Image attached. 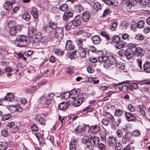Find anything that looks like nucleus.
Wrapping results in <instances>:
<instances>
[{
	"label": "nucleus",
	"instance_id": "1",
	"mask_svg": "<svg viewBox=\"0 0 150 150\" xmlns=\"http://www.w3.org/2000/svg\"><path fill=\"white\" fill-rule=\"evenodd\" d=\"M14 43L17 46L27 47L28 45L29 42L27 37L23 35H18L16 37Z\"/></svg>",
	"mask_w": 150,
	"mask_h": 150
},
{
	"label": "nucleus",
	"instance_id": "2",
	"mask_svg": "<svg viewBox=\"0 0 150 150\" xmlns=\"http://www.w3.org/2000/svg\"><path fill=\"white\" fill-rule=\"evenodd\" d=\"M54 96L53 93H51L48 94L46 97L45 95L43 94L42 96L39 98V100L42 102V105L45 107H47L51 102L52 97Z\"/></svg>",
	"mask_w": 150,
	"mask_h": 150
},
{
	"label": "nucleus",
	"instance_id": "3",
	"mask_svg": "<svg viewBox=\"0 0 150 150\" xmlns=\"http://www.w3.org/2000/svg\"><path fill=\"white\" fill-rule=\"evenodd\" d=\"M57 28V24L53 22H50L49 23V25L45 26L44 29L46 33L52 34L54 32Z\"/></svg>",
	"mask_w": 150,
	"mask_h": 150
},
{
	"label": "nucleus",
	"instance_id": "4",
	"mask_svg": "<svg viewBox=\"0 0 150 150\" xmlns=\"http://www.w3.org/2000/svg\"><path fill=\"white\" fill-rule=\"evenodd\" d=\"M107 62L105 63L104 67L108 68L112 65L115 64L116 63V58L113 55L108 56Z\"/></svg>",
	"mask_w": 150,
	"mask_h": 150
},
{
	"label": "nucleus",
	"instance_id": "5",
	"mask_svg": "<svg viewBox=\"0 0 150 150\" xmlns=\"http://www.w3.org/2000/svg\"><path fill=\"white\" fill-rule=\"evenodd\" d=\"M63 28L62 27L57 28L55 30L54 37L58 40L59 42L60 41L63 37Z\"/></svg>",
	"mask_w": 150,
	"mask_h": 150
},
{
	"label": "nucleus",
	"instance_id": "6",
	"mask_svg": "<svg viewBox=\"0 0 150 150\" xmlns=\"http://www.w3.org/2000/svg\"><path fill=\"white\" fill-rule=\"evenodd\" d=\"M21 25H18L16 27L9 28V31L11 35L15 36L18 33L21 31L22 30Z\"/></svg>",
	"mask_w": 150,
	"mask_h": 150
},
{
	"label": "nucleus",
	"instance_id": "7",
	"mask_svg": "<svg viewBox=\"0 0 150 150\" xmlns=\"http://www.w3.org/2000/svg\"><path fill=\"white\" fill-rule=\"evenodd\" d=\"M15 3V0H9L6 2L4 4L3 7L6 10H10L11 9L12 5Z\"/></svg>",
	"mask_w": 150,
	"mask_h": 150
},
{
	"label": "nucleus",
	"instance_id": "8",
	"mask_svg": "<svg viewBox=\"0 0 150 150\" xmlns=\"http://www.w3.org/2000/svg\"><path fill=\"white\" fill-rule=\"evenodd\" d=\"M134 53L135 56L142 57L144 55V51L142 48L138 47L135 49Z\"/></svg>",
	"mask_w": 150,
	"mask_h": 150
},
{
	"label": "nucleus",
	"instance_id": "9",
	"mask_svg": "<svg viewBox=\"0 0 150 150\" xmlns=\"http://www.w3.org/2000/svg\"><path fill=\"white\" fill-rule=\"evenodd\" d=\"M71 23L74 26H79L81 24V17L79 15L76 16L71 21Z\"/></svg>",
	"mask_w": 150,
	"mask_h": 150
},
{
	"label": "nucleus",
	"instance_id": "10",
	"mask_svg": "<svg viewBox=\"0 0 150 150\" xmlns=\"http://www.w3.org/2000/svg\"><path fill=\"white\" fill-rule=\"evenodd\" d=\"M126 120L129 121H134L136 120V117L131 113L125 112V114Z\"/></svg>",
	"mask_w": 150,
	"mask_h": 150
},
{
	"label": "nucleus",
	"instance_id": "11",
	"mask_svg": "<svg viewBox=\"0 0 150 150\" xmlns=\"http://www.w3.org/2000/svg\"><path fill=\"white\" fill-rule=\"evenodd\" d=\"M131 133H129L128 132H126L122 138V142L124 144H125L127 142L129 141L131 139Z\"/></svg>",
	"mask_w": 150,
	"mask_h": 150
},
{
	"label": "nucleus",
	"instance_id": "12",
	"mask_svg": "<svg viewBox=\"0 0 150 150\" xmlns=\"http://www.w3.org/2000/svg\"><path fill=\"white\" fill-rule=\"evenodd\" d=\"M74 46L73 44L71 41L68 40L66 42L65 48L67 50L70 52L71 51L74 50Z\"/></svg>",
	"mask_w": 150,
	"mask_h": 150
},
{
	"label": "nucleus",
	"instance_id": "13",
	"mask_svg": "<svg viewBox=\"0 0 150 150\" xmlns=\"http://www.w3.org/2000/svg\"><path fill=\"white\" fill-rule=\"evenodd\" d=\"M35 35L33 41L35 43L39 44L42 39V34L40 32H38Z\"/></svg>",
	"mask_w": 150,
	"mask_h": 150
},
{
	"label": "nucleus",
	"instance_id": "14",
	"mask_svg": "<svg viewBox=\"0 0 150 150\" xmlns=\"http://www.w3.org/2000/svg\"><path fill=\"white\" fill-rule=\"evenodd\" d=\"M91 142H92L93 145L95 147H97L99 142V138L97 136L91 137L89 138Z\"/></svg>",
	"mask_w": 150,
	"mask_h": 150
},
{
	"label": "nucleus",
	"instance_id": "15",
	"mask_svg": "<svg viewBox=\"0 0 150 150\" xmlns=\"http://www.w3.org/2000/svg\"><path fill=\"white\" fill-rule=\"evenodd\" d=\"M78 141L77 139H72L69 144V149L70 150H76L77 146L76 143H77Z\"/></svg>",
	"mask_w": 150,
	"mask_h": 150
},
{
	"label": "nucleus",
	"instance_id": "16",
	"mask_svg": "<svg viewBox=\"0 0 150 150\" xmlns=\"http://www.w3.org/2000/svg\"><path fill=\"white\" fill-rule=\"evenodd\" d=\"M116 142V139L112 137H109L108 138L107 140V142L110 146H113L115 145Z\"/></svg>",
	"mask_w": 150,
	"mask_h": 150
},
{
	"label": "nucleus",
	"instance_id": "17",
	"mask_svg": "<svg viewBox=\"0 0 150 150\" xmlns=\"http://www.w3.org/2000/svg\"><path fill=\"white\" fill-rule=\"evenodd\" d=\"M100 129V126L98 125L92 126L89 128L90 132L93 134L98 132Z\"/></svg>",
	"mask_w": 150,
	"mask_h": 150
},
{
	"label": "nucleus",
	"instance_id": "18",
	"mask_svg": "<svg viewBox=\"0 0 150 150\" xmlns=\"http://www.w3.org/2000/svg\"><path fill=\"white\" fill-rule=\"evenodd\" d=\"M79 94V92L76 90H72L69 93H67V94H68V97L74 98L77 97Z\"/></svg>",
	"mask_w": 150,
	"mask_h": 150
},
{
	"label": "nucleus",
	"instance_id": "19",
	"mask_svg": "<svg viewBox=\"0 0 150 150\" xmlns=\"http://www.w3.org/2000/svg\"><path fill=\"white\" fill-rule=\"evenodd\" d=\"M134 54V51L132 50H127L126 51L125 56L127 59H129L133 57Z\"/></svg>",
	"mask_w": 150,
	"mask_h": 150
},
{
	"label": "nucleus",
	"instance_id": "20",
	"mask_svg": "<svg viewBox=\"0 0 150 150\" xmlns=\"http://www.w3.org/2000/svg\"><path fill=\"white\" fill-rule=\"evenodd\" d=\"M143 71L146 73L150 72V63L149 62L144 63L143 66Z\"/></svg>",
	"mask_w": 150,
	"mask_h": 150
},
{
	"label": "nucleus",
	"instance_id": "21",
	"mask_svg": "<svg viewBox=\"0 0 150 150\" xmlns=\"http://www.w3.org/2000/svg\"><path fill=\"white\" fill-rule=\"evenodd\" d=\"M90 13L87 11H85L83 13L82 16V19L84 22H87L88 21L90 18Z\"/></svg>",
	"mask_w": 150,
	"mask_h": 150
},
{
	"label": "nucleus",
	"instance_id": "22",
	"mask_svg": "<svg viewBox=\"0 0 150 150\" xmlns=\"http://www.w3.org/2000/svg\"><path fill=\"white\" fill-rule=\"evenodd\" d=\"M83 98H78L74 100L72 102V105L75 107H77L80 105L83 102Z\"/></svg>",
	"mask_w": 150,
	"mask_h": 150
},
{
	"label": "nucleus",
	"instance_id": "23",
	"mask_svg": "<svg viewBox=\"0 0 150 150\" xmlns=\"http://www.w3.org/2000/svg\"><path fill=\"white\" fill-rule=\"evenodd\" d=\"M69 103L68 102H63L58 105V108L60 110H64L67 109Z\"/></svg>",
	"mask_w": 150,
	"mask_h": 150
},
{
	"label": "nucleus",
	"instance_id": "24",
	"mask_svg": "<svg viewBox=\"0 0 150 150\" xmlns=\"http://www.w3.org/2000/svg\"><path fill=\"white\" fill-rule=\"evenodd\" d=\"M84 47H78V53L81 58H85L86 56V52Z\"/></svg>",
	"mask_w": 150,
	"mask_h": 150
},
{
	"label": "nucleus",
	"instance_id": "25",
	"mask_svg": "<svg viewBox=\"0 0 150 150\" xmlns=\"http://www.w3.org/2000/svg\"><path fill=\"white\" fill-rule=\"evenodd\" d=\"M7 25L9 28L16 27L18 25H21L18 24L17 21L12 20L9 21Z\"/></svg>",
	"mask_w": 150,
	"mask_h": 150
},
{
	"label": "nucleus",
	"instance_id": "26",
	"mask_svg": "<svg viewBox=\"0 0 150 150\" xmlns=\"http://www.w3.org/2000/svg\"><path fill=\"white\" fill-rule=\"evenodd\" d=\"M108 56H99L98 57V60L99 62L103 63V66L104 67V64L105 63L107 62Z\"/></svg>",
	"mask_w": 150,
	"mask_h": 150
},
{
	"label": "nucleus",
	"instance_id": "27",
	"mask_svg": "<svg viewBox=\"0 0 150 150\" xmlns=\"http://www.w3.org/2000/svg\"><path fill=\"white\" fill-rule=\"evenodd\" d=\"M91 39L93 44L97 45L99 44L100 42L101 38L99 36L95 35L93 36Z\"/></svg>",
	"mask_w": 150,
	"mask_h": 150
},
{
	"label": "nucleus",
	"instance_id": "28",
	"mask_svg": "<svg viewBox=\"0 0 150 150\" xmlns=\"http://www.w3.org/2000/svg\"><path fill=\"white\" fill-rule=\"evenodd\" d=\"M14 99V96L11 93H7L5 97V100L7 101H12Z\"/></svg>",
	"mask_w": 150,
	"mask_h": 150
},
{
	"label": "nucleus",
	"instance_id": "29",
	"mask_svg": "<svg viewBox=\"0 0 150 150\" xmlns=\"http://www.w3.org/2000/svg\"><path fill=\"white\" fill-rule=\"evenodd\" d=\"M37 32L34 27H32L28 30V33L30 37H32L35 35Z\"/></svg>",
	"mask_w": 150,
	"mask_h": 150
},
{
	"label": "nucleus",
	"instance_id": "30",
	"mask_svg": "<svg viewBox=\"0 0 150 150\" xmlns=\"http://www.w3.org/2000/svg\"><path fill=\"white\" fill-rule=\"evenodd\" d=\"M122 4L127 8H130L132 7V4L130 0H123Z\"/></svg>",
	"mask_w": 150,
	"mask_h": 150
},
{
	"label": "nucleus",
	"instance_id": "31",
	"mask_svg": "<svg viewBox=\"0 0 150 150\" xmlns=\"http://www.w3.org/2000/svg\"><path fill=\"white\" fill-rule=\"evenodd\" d=\"M89 141L90 140H89ZM83 142L86 144V146L87 148L90 149L91 150H92L93 149V145L92 142H89L87 140L85 139H83Z\"/></svg>",
	"mask_w": 150,
	"mask_h": 150
},
{
	"label": "nucleus",
	"instance_id": "32",
	"mask_svg": "<svg viewBox=\"0 0 150 150\" xmlns=\"http://www.w3.org/2000/svg\"><path fill=\"white\" fill-rule=\"evenodd\" d=\"M104 115L106 117L107 119L109 120V122L110 121L111 122H112L115 119L113 116L109 112H106Z\"/></svg>",
	"mask_w": 150,
	"mask_h": 150
},
{
	"label": "nucleus",
	"instance_id": "33",
	"mask_svg": "<svg viewBox=\"0 0 150 150\" xmlns=\"http://www.w3.org/2000/svg\"><path fill=\"white\" fill-rule=\"evenodd\" d=\"M124 83L125 82H122L118 83H114L113 85H114V88L117 90H119L120 91H122L123 89L124 86H122L120 87L119 86L124 84Z\"/></svg>",
	"mask_w": 150,
	"mask_h": 150
},
{
	"label": "nucleus",
	"instance_id": "34",
	"mask_svg": "<svg viewBox=\"0 0 150 150\" xmlns=\"http://www.w3.org/2000/svg\"><path fill=\"white\" fill-rule=\"evenodd\" d=\"M84 130V127L81 125H79L74 129L75 132L77 134H79L83 132Z\"/></svg>",
	"mask_w": 150,
	"mask_h": 150
},
{
	"label": "nucleus",
	"instance_id": "35",
	"mask_svg": "<svg viewBox=\"0 0 150 150\" xmlns=\"http://www.w3.org/2000/svg\"><path fill=\"white\" fill-rule=\"evenodd\" d=\"M68 6L67 4L65 3L62 4L60 5L58 7V9L60 11L65 12L67 10Z\"/></svg>",
	"mask_w": 150,
	"mask_h": 150
},
{
	"label": "nucleus",
	"instance_id": "36",
	"mask_svg": "<svg viewBox=\"0 0 150 150\" xmlns=\"http://www.w3.org/2000/svg\"><path fill=\"white\" fill-rule=\"evenodd\" d=\"M85 50L88 51H90L92 52H95L96 49L94 46H90L88 45H86L83 46Z\"/></svg>",
	"mask_w": 150,
	"mask_h": 150
},
{
	"label": "nucleus",
	"instance_id": "37",
	"mask_svg": "<svg viewBox=\"0 0 150 150\" xmlns=\"http://www.w3.org/2000/svg\"><path fill=\"white\" fill-rule=\"evenodd\" d=\"M73 16V13L71 12L65 13L63 15V20L65 21H67Z\"/></svg>",
	"mask_w": 150,
	"mask_h": 150
},
{
	"label": "nucleus",
	"instance_id": "38",
	"mask_svg": "<svg viewBox=\"0 0 150 150\" xmlns=\"http://www.w3.org/2000/svg\"><path fill=\"white\" fill-rule=\"evenodd\" d=\"M35 119L36 121H37L39 124L43 125L45 124V121L39 115H37Z\"/></svg>",
	"mask_w": 150,
	"mask_h": 150
},
{
	"label": "nucleus",
	"instance_id": "39",
	"mask_svg": "<svg viewBox=\"0 0 150 150\" xmlns=\"http://www.w3.org/2000/svg\"><path fill=\"white\" fill-rule=\"evenodd\" d=\"M102 1L104 2L106 4L109 5H115L116 2L117 1L115 0H102Z\"/></svg>",
	"mask_w": 150,
	"mask_h": 150
},
{
	"label": "nucleus",
	"instance_id": "40",
	"mask_svg": "<svg viewBox=\"0 0 150 150\" xmlns=\"http://www.w3.org/2000/svg\"><path fill=\"white\" fill-rule=\"evenodd\" d=\"M9 110L11 113L18 111V108L17 106L14 105H11L9 107Z\"/></svg>",
	"mask_w": 150,
	"mask_h": 150
},
{
	"label": "nucleus",
	"instance_id": "41",
	"mask_svg": "<svg viewBox=\"0 0 150 150\" xmlns=\"http://www.w3.org/2000/svg\"><path fill=\"white\" fill-rule=\"evenodd\" d=\"M137 61L138 63V66L139 69H138V71L141 72L143 71L142 66V59L140 58H138L137 59Z\"/></svg>",
	"mask_w": 150,
	"mask_h": 150
},
{
	"label": "nucleus",
	"instance_id": "42",
	"mask_svg": "<svg viewBox=\"0 0 150 150\" xmlns=\"http://www.w3.org/2000/svg\"><path fill=\"white\" fill-rule=\"evenodd\" d=\"M101 6L100 3L96 2L94 3L93 5V8L95 11H97L100 9L101 8Z\"/></svg>",
	"mask_w": 150,
	"mask_h": 150
},
{
	"label": "nucleus",
	"instance_id": "43",
	"mask_svg": "<svg viewBox=\"0 0 150 150\" xmlns=\"http://www.w3.org/2000/svg\"><path fill=\"white\" fill-rule=\"evenodd\" d=\"M31 13L34 18H38V13L36 8H33L31 12Z\"/></svg>",
	"mask_w": 150,
	"mask_h": 150
},
{
	"label": "nucleus",
	"instance_id": "44",
	"mask_svg": "<svg viewBox=\"0 0 150 150\" xmlns=\"http://www.w3.org/2000/svg\"><path fill=\"white\" fill-rule=\"evenodd\" d=\"M74 8L75 11L79 12H80L83 9L82 6L79 4L75 5H74Z\"/></svg>",
	"mask_w": 150,
	"mask_h": 150
},
{
	"label": "nucleus",
	"instance_id": "45",
	"mask_svg": "<svg viewBox=\"0 0 150 150\" xmlns=\"http://www.w3.org/2000/svg\"><path fill=\"white\" fill-rule=\"evenodd\" d=\"M117 25L118 23L116 21L112 22L110 25V29L112 31H114L116 28Z\"/></svg>",
	"mask_w": 150,
	"mask_h": 150
},
{
	"label": "nucleus",
	"instance_id": "46",
	"mask_svg": "<svg viewBox=\"0 0 150 150\" xmlns=\"http://www.w3.org/2000/svg\"><path fill=\"white\" fill-rule=\"evenodd\" d=\"M115 47L118 49H121L125 46V44L122 41H119L115 44Z\"/></svg>",
	"mask_w": 150,
	"mask_h": 150
},
{
	"label": "nucleus",
	"instance_id": "47",
	"mask_svg": "<svg viewBox=\"0 0 150 150\" xmlns=\"http://www.w3.org/2000/svg\"><path fill=\"white\" fill-rule=\"evenodd\" d=\"M7 147V144L5 142H0V150H5Z\"/></svg>",
	"mask_w": 150,
	"mask_h": 150
},
{
	"label": "nucleus",
	"instance_id": "48",
	"mask_svg": "<svg viewBox=\"0 0 150 150\" xmlns=\"http://www.w3.org/2000/svg\"><path fill=\"white\" fill-rule=\"evenodd\" d=\"M116 66L117 69H124L125 68V65L122 62H119L116 64Z\"/></svg>",
	"mask_w": 150,
	"mask_h": 150
},
{
	"label": "nucleus",
	"instance_id": "49",
	"mask_svg": "<svg viewBox=\"0 0 150 150\" xmlns=\"http://www.w3.org/2000/svg\"><path fill=\"white\" fill-rule=\"evenodd\" d=\"M123 115V112L120 109H117L115 110V115L117 117H120Z\"/></svg>",
	"mask_w": 150,
	"mask_h": 150
},
{
	"label": "nucleus",
	"instance_id": "50",
	"mask_svg": "<svg viewBox=\"0 0 150 150\" xmlns=\"http://www.w3.org/2000/svg\"><path fill=\"white\" fill-rule=\"evenodd\" d=\"M138 108L142 116H144L146 115V113L144 110V108L142 105H138Z\"/></svg>",
	"mask_w": 150,
	"mask_h": 150
},
{
	"label": "nucleus",
	"instance_id": "51",
	"mask_svg": "<svg viewBox=\"0 0 150 150\" xmlns=\"http://www.w3.org/2000/svg\"><path fill=\"white\" fill-rule=\"evenodd\" d=\"M22 17L23 18L27 21H29L30 19V14L27 13L23 14Z\"/></svg>",
	"mask_w": 150,
	"mask_h": 150
},
{
	"label": "nucleus",
	"instance_id": "52",
	"mask_svg": "<svg viewBox=\"0 0 150 150\" xmlns=\"http://www.w3.org/2000/svg\"><path fill=\"white\" fill-rule=\"evenodd\" d=\"M74 67H68L66 70V72L68 74H71L74 72Z\"/></svg>",
	"mask_w": 150,
	"mask_h": 150
},
{
	"label": "nucleus",
	"instance_id": "53",
	"mask_svg": "<svg viewBox=\"0 0 150 150\" xmlns=\"http://www.w3.org/2000/svg\"><path fill=\"white\" fill-rule=\"evenodd\" d=\"M100 34L103 37H105V39L108 40H110V37L109 36V34L105 32H101Z\"/></svg>",
	"mask_w": 150,
	"mask_h": 150
},
{
	"label": "nucleus",
	"instance_id": "54",
	"mask_svg": "<svg viewBox=\"0 0 150 150\" xmlns=\"http://www.w3.org/2000/svg\"><path fill=\"white\" fill-rule=\"evenodd\" d=\"M144 22L143 21H139L136 25L137 27L139 28H141L143 27L144 24Z\"/></svg>",
	"mask_w": 150,
	"mask_h": 150
},
{
	"label": "nucleus",
	"instance_id": "55",
	"mask_svg": "<svg viewBox=\"0 0 150 150\" xmlns=\"http://www.w3.org/2000/svg\"><path fill=\"white\" fill-rule=\"evenodd\" d=\"M128 110L131 112H134L135 111L136 108L131 104H129L128 106Z\"/></svg>",
	"mask_w": 150,
	"mask_h": 150
},
{
	"label": "nucleus",
	"instance_id": "56",
	"mask_svg": "<svg viewBox=\"0 0 150 150\" xmlns=\"http://www.w3.org/2000/svg\"><path fill=\"white\" fill-rule=\"evenodd\" d=\"M71 22H67L65 25V29L67 30H69L72 27Z\"/></svg>",
	"mask_w": 150,
	"mask_h": 150
},
{
	"label": "nucleus",
	"instance_id": "57",
	"mask_svg": "<svg viewBox=\"0 0 150 150\" xmlns=\"http://www.w3.org/2000/svg\"><path fill=\"white\" fill-rule=\"evenodd\" d=\"M111 40L112 42H117L120 41V38L117 35H115L112 38Z\"/></svg>",
	"mask_w": 150,
	"mask_h": 150
},
{
	"label": "nucleus",
	"instance_id": "58",
	"mask_svg": "<svg viewBox=\"0 0 150 150\" xmlns=\"http://www.w3.org/2000/svg\"><path fill=\"white\" fill-rule=\"evenodd\" d=\"M116 134L118 137L121 139L123 135L122 131L118 129L116 131Z\"/></svg>",
	"mask_w": 150,
	"mask_h": 150
},
{
	"label": "nucleus",
	"instance_id": "59",
	"mask_svg": "<svg viewBox=\"0 0 150 150\" xmlns=\"http://www.w3.org/2000/svg\"><path fill=\"white\" fill-rule=\"evenodd\" d=\"M1 135L5 137H7L8 136V130L5 129H3L1 131Z\"/></svg>",
	"mask_w": 150,
	"mask_h": 150
},
{
	"label": "nucleus",
	"instance_id": "60",
	"mask_svg": "<svg viewBox=\"0 0 150 150\" xmlns=\"http://www.w3.org/2000/svg\"><path fill=\"white\" fill-rule=\"evenodd\" d=\"M137 44L136 43H130L127 45L129 49L134 48L137 46Z\"/></svg>",
	"mask_w": 150,
	"mask_h": 150
},
{
	"label": "nucleus",
	"instance_id": "61",
	"mask_svg": "<svg viewBox=\"0 0 150 150\" xmlns=\"http://www.w3.org/2000/svg\"><path fill=\"white\" fill-rule=\"evenodd\" d=\"M97 147H98L99 150H105V146L103 143H99Z\"/></svg>",
	"mask_w": 150,
	"mask_h": 150
},
{
	"label": "nucleus",
	"instance_id": "62",
	"mask_svg": "<svg viewBox=\"0 0 150 150\" xmlns=\"http://www.w3.org/2000/svg\"><path fill=\"white\" fill-rule=\"evenodd\" d=\"M11 116V114L4 115L2 116V119L3 120H8L10 119Z\"/></svg>",
	"mask_w": 150,
	"mask_h": 150
},
{
	"label": "nucleus",
	"instance_id": "63",
	"mask_svg": "<svg viewBox=\"0 0 150 150\" xmlns=\"http://www.w3.org/2000/svg\"><path fill=\"white\" fill-rule=\"evenodd\" d=\"M135 39L138 40H142L144 39V37L142 34H139L136 35Z\"/></svg>",
	"mask_w": 150,
	"mask_h": 150
},
{
	"label": "nucleus",
	"instance_id": "64",
	"mask_svg": "<svg viewBox=\"0 0 150 150\" xmlns=\"http://www.w3.org/2000/svg\"><path fill=\"white\" fill-rule=\"evenodd\" d=\"M88 72L90 73H93L94 71V69L91 66H89L87 68Z\"/></svg>",
	"mask_w": 150,
	"mask_h": 150
}]
</instances>
